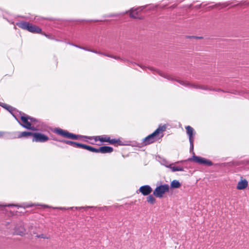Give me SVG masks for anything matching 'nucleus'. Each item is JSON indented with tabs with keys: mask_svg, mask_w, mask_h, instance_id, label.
Wrapping results in <instances>:
<instances>
[{
	"mask_svg": "<svg viewBox=\"0 0 249 249\" xmlns=\"http://www.w3.org/2000/svg\"><path fill=\"white\" fill-rule=\"evenodd\" d=\"M181 185V183L177 180H173L170 184L172 188H178Z\"/></svg>",
	"mask_w": 249,
	"mask_h": 249,
	"instance_id": "obj_22",
	"label": "nucleus"
},
{
	"mask_svg": "<svg viewBox=\"0 0 249 249\" xmlns=\"http://www.w3.org/2000/svg\"><path fill=\"white\" fill-rule=\"evenodd\" d=\"M54 133L61 136L63 138L69 139L71 140H78L82 138L92 140L93 136H87L81 135H77L71 133L68 131L62 129L59 127H56L52 130Z\"/></svg>",
	"mask_w": 249,
	"mask_h": 249,
	"instance_id": "obj_4",
	"label": "nucleus"
},
{
	"mask_svg": "<svg viewBox=\"0 0 249 249\" xmlns=\"http://www.w3.org/2000/svg\"><path fill=\"white\" fill-rule=\"evenodd\" d=\"M190 142V152L192 153L194 155H195V153L194 152V140H189Z\"/></svg>",
	"mask_w": 249,
	"mask_h": 249,
	"instance_id": "obj_25",
	"label": "nucleus"
},
{
	"mask_svg": "<svg viewBox=\"0 0 249 249\" xmlns=\"http://www.w3.org/2000/svg\"><path fill=\"white\" fill-rule=\"evenodd\" d=\"M190 160H193L194 161L200 164L206 165L209 166L213 165V163L211 160L206 159L205 158L193 155L191 159H189Z\"/></svg>",
	"mask_w": 249,
	"mask_h": 249,
	"instance_id": "obj_9",
	"label": "nucleus"
},
{
	"mask_svg": "<svg viewBox=\"0 0 249 249\" xmlns=\"http://www.w3.org/2000/svg\"><path fill=\"white\" fill-rule=\"evenodd\" d=\"M24 128L27 129L36 130V128L34 127V125H22Z\"/></svg>",
	"mask_w": 249,
	"mask_h": 249,
	"instance_id": "obj_26",
	"label": "nucleus"
},
{
	"mask_svg": "<svg viewBox=\"0 0 249 249\" xmlns=\"http://www.w3.org/2000/svg\"><path fill=\"white\" fill-rule=\"evenodd\" d=\"M16 25L19 28L23 30H27L32 33H41L42 29L40 27L36 25H33L29 22L20 21L17 22L16 23Z\"/></svg>",
	"mask_w": 249,
	"mask_h": 249,
	"instance_id": "obj_5",
	"label": "nucleus"
},
{
	"mask_svg": "<svg viewBox=\"0 0 249 249\" xmlns=\"http://www.w3.org/2000/svg\"><path fill=\"white\" fill-rule=\"evenodd\" d=\"M147 201L151 204H153L156 202V199L153 195H150L147 197Z\"/></svg>",
	"mask_w": 249,
	"mask_h": 249,
	"instance_id": "obj_23",
	"label": "nucleus"
},
{
	"mask_svg": "<svg viewBox=\"0 0 249 249\" xmlns=\"http://www.w3.org/2000/svg\"><path fill=\"white\" fill-rule=\"evenodd\" d=\"M139 190L142 195L147 196L152 192V189L150 186L148 185H145L140 187Z\"/></svg>",
	"mask_w": 249,
	"mask_h": 249,
	"instance_id": "obj_13",
	"label": "nucleus"
},
{
	"mask_svg": "<svg viewBox=\"0 0 249 249\" xmlns=\"http://www.w3.org/2000/svg\"><path fill=\"white\" fill-rule=\"evenodd\" d=\"M4 131H0V137L3 138Z\"/></svg>",
	"mask_w": 249,
	"mask_h": 249,
	"instance_id": "obj_38",
	"label": "nucleus"
},
{
	"mask_svg": "<svg viewBox=\"0 0 249 249\" xmlns=\"http://www.w3.org/2000/svg\"><path fill=\"white\" fill-rule=\"evenodd\" d=\"M166 129V125H160L152 134L142 140L143 145H149L161 139L163 136V132L165 131Z\"/></svg>",
	"mask_w": 249,
	"mask_h": 249,
	"instance_id": "obj_3",
	"label": "nucleus"
},
{
	"mask_svg": "<svg viewBox=\"0 0 249 249\" xmlns=\"http://www.w3.org/2000/svg\"><path fill=\"white\" fill-rule=\"evenodd\" d=\"M131 63L133 65H137V66H139L140 67H141L142 69H144L146 67L142 66V65H138L137 64H136V63H134V62H131Z\"/></svg>",
	"mask_w": 249,
	"mask_h": 249,
	"instance_id": "obj_34",
	"label": "nucleus"
},
{
	"mask_svg": "<svg viewBox=\"0 0 249 249\" xmlns=\"http://www.w3.org/2000/svg\"><path fill=\"white\" fill-rule=\"evenodd\" d=\"M20 17L22 18H26V19H30L31 20H36V21H40V20H42V19H48V20H53L52 18H45L37 17V16H35L34 18L33 17H30V18L29 17H23V16H21Z\"/></svg>",
	"mask_w": 249,
	"mask_h": 249,
	"instance_id": "obj_21",
	"label": "nucleus"
},
{
	"mask_svg": "<svg viewBox=\"0 0 249 249\" xmlns=\"http://www.w3.org/2000/svg\"><path fill=\"white\" fill-rule=\"evenodd\" d=\"M52 140L55 141L59 142H60L63 143H65V144H66L68 145H71V146H72L74 147H77L78 144V142H73V141H70V140H58L54 138H52Z\"/></svg>",
	"mask_w": 249,
	"mask_h": 249,
	"instance_id": "obj_15",
	"label": "nucleus"
},
{
	"mask_svg": "<svg viewBox=\"0 0 249 249\" xmlns=\"http://www.w3.org/2000/svg\"><path fill=\"white\" fill-rule=\"evenodd\" d=\"M41 34L43 35L44 36H45L47 37H49V35L46 34V33H41Z\"/></svg>",
	"mask_w": 249,
	"mask_h": 249,
	"instance_id": "obj_40",
	"label": "nucleus"
},
{
	"mask_svg": "<svg viewBox=\"0 0 249 249\" xmlns=\"http://www.w3.org/2000/svg\"><path fill=\"white\" fill-rule=\"evenodd\" d=\"M94 153H101L103 154L110 153L113 151V148L109 146H103L100 147L99 148H94Z\"/></svg>",
	"mask_w": 249,
	"mask_h": 249,
	"instance_id": "obj_11",
	"label": "nucleus"
},
{
	"mask_svg": "<svg viewBox=\"0 0 249 249\" xmlns=\"http://www.w3.org/2000/svg\"><path fill=\"white\" fill-rule=\"evenodd\" d=\"M0 106L9 111L19 124H22L20 123V120L23 123V124H45L42 120L31 117L24 113L18 111L8 104L0 102Z\"/></svg>",
	"mask_w": 249,
	"mask_h": 249,
	"instance_id": "obj_2",
	"label": "nucleus"
},
{
	"mask_svg": "<svg viewBox=\"0 0 249 249\" xmlns=\"http://www.w3.org/2000/svg\"><path fill=\"white\" fill-rule=\"evenodd\" d=\"M33 206V205H27L26 207H32Z\"/></svg>",
	"mask_w": 249,
	"mask_h": 249,
	"instance_id": "obj_44",
	"label": "nucleus"
},
{
	"mask_svg": "<svg viewBox=\"0 0 249 249\" xmlns=\"http://www.w3.org/2000/svg\"><path fill=\"white\" fill-rule=\"evenodd\" d=\"M161 164L165 166L167 168L171 169L172 172L183 171L184 168L182 167L172 166L173 163H170L167 160L163 159L160 161Z\"/></svg>",
	"mask_w": 249,
	"mask_h": 249,
	"instance_id": "obj_10",
	"label": "nucleus"
},
{
	"mask_svg": "<svg viewBox=\"0 0 249 249\" xmlns=\"http://www.w3.org/2000/svg\"><path fill=\"white\" fill-rule=\"evenodd\" d=\"M169 190V186L168 184H164L157 186L153 192V195L157 197H162L164 194L168 192Z\"/></svg>",
	"mask_w": 249,
	"mask_h": 249,
	"instance_id": "obj_7",
	"label": "nucleus"
},
{
	"mask_svg": "<svg viewBox=\"0 0 249 249\" xmlns=\"http://www.w3.org/2000/svg\"><path fill=\"white\" fill-rule=\"evenodd\" d=\"M85 207H70V208H68L67 209H71V210H73V209H81V208H84Z\"/></svg>",
	"mask_w": 249,
	"mask_h": 249,
	"instance_id": "obj_35",
	"label": "nucleus"
},
{
	"mask_svg": "<svg viewBox=\"0 0 249 249\" xmlns=\"http://www.w3.org/2000/svg\"><path fill=\"white\" fill-rule=\"evenodd\" d=\"M25 233V229L22 225L18 226L15 227V234L23 236Z\"/></svg>",
	"mask_w": 249,
	"mask_h": 249,
	"instance_id": "obj_17",
	"label": "nucleus"
},
{
	"mask_svg": "<svg viewBox=\"0 0 249 249\" xmlns=\"http://www.w3.org/2000/svg\"><path fill=\"white\" fill-rule=\"evenodd\" d=\"M77 147L85 149H86V150L89 151L90 152H94V147H92L89 145L85 144L79 143V142L78 144Z\"/></svg>",
	"mask_w": 249,
	"mask_h": 249,
	"instance_id": "obj_20",
	"label": "nucleus"
},
{
	"mask_svg": "<svg viewBox=\"0 0 249 249\" xmlns=\"http://www.w3.org/2000/svg\"><path fill=\"white\" fill-rule=\"evenodd\" d=\"M2 16H3V18L5 19L7 21H8V20H9V18H8L5 15L3 14Z\"/></svg>",
	"mask_w": 249,
	"mask_h": 249,
	"instance_id": "obj_37",
	"label": "nucleus"
},
{
	"mask_svg": "<svg viewBox=\"0 0 249 249\" xmlns=\"http://www.w3.org/2000/svg\"><path fill=\"white\" fill-rule=\"evenodd\" d=\"M13 206H15V207H19L18 205H15V204H7V205H0V207H13Z\"/></svg>",
	"mask_w": 249,
	"mask_h": 249,
	"instance_id": "obj_29",
	"label": "nucleus"
},
{
	"mask_svg": "<svg viewBox=\"0 0 249 249\" xmlns=\"http://www.w3.org/2000/svg\"><path fill=\"white\" fill-rule=\"evenodd\" d=\"M146 7H147V5L142 6L136 8H132L129 11L130 17L133 18H137L138 17H137V15L138 14V13L140 11H143ZM148 10H153L159 7L160 8H163L164 7V6L150 4L148 5Z\"/></svg>",
	"mask_w": 249,
	"mask_h": 249,
	"instance_id": "obj_6",
	"label": "nucleus"
},
{
	"mask_svg": "<svg viewBox=\"0 0 249 249\" xmlns=\"http://www.w3.org/2000/svg\"><path fill=\"white\" fill-rule=\"evenodd\" d=\"M92 140H94V142H90L89 143L91 144H94L95 142L98 141H100L101 142H108L109 141H110V137L108 135H104L102 136H93Z\"/></svg>",
	"mask_w": 249,
	"mask_h": 249,
	"instance_id": "obj_12",
	"label": "nucleus"
},
{
	"mask_svg": "<svg viewBox=\"0 0 249 249\" xmlns=\"http://www.w3.org/2000/svg\"><path fill=\"white\" fill-rule=\"evenodd\" d=\"M248 185V182L246 179H241L240 181L238 182L237 185L236 186V188L238 190H243L247 188Z\"/></svg>",
	"mask_w": 249,
	"mask_h": 249,
	"instance_id": "obj_19",
	"label": "nucleus"
},
{
	"mask_svg": "<svg viewBox=\"0 0 249 249\" xmlns=\"http://www.w3.org/2000/svg\"><path fill=\"white\" fill-rule=\"evenodd\" d=\"M223 7H226L227 5L225 4H223Z\"/></svg>",
	"mask_w": 249,
	"mask_h": 249,
	"instance_id": "obj_46",
	"label": "nucleus"
},
{
	"mask_svg": "<svg viewBox=\"0 0 249 249\" xmlns=\"http://www.w3.org/2000/svg\"><path fill=\"white\" fill-rule=\"evenodd\" d=\"M37 238H43V239H49L50 237L49 236H47L45 235L44 234H41L39 235H36V236Z\"/></svg>",
	"mask_w": 249,
	"mask_h": 249,
	"instance_id": "obj_28",
	"label": "nucleus"
},
{
	"mask_svg": "<svg viewBox=\"0 0 249 249\" xmlns=\"http://www.w3.org/2000/svg\"><path fill=\"white\" fill-rule=\"evenodd\" d=\"M17 138H27L30 136L33 137L34 132H28V131H24V132H20L17 131Z\"/></svg>",
	"mask_w": 249,
	"mask_h": 249,
	"instance_id": "obj_14",
	"label": "nucleus"
},
{
	"mask_svg": "<svg viewBox=\"0 0 249 249\" xmlns=\"http://www.w3.org/2000/svg\"><path fill=\"white\" fill-rule=\"evenodd\" d=\"M117 142V141L116 139H110V141H109L108 143L110 144H115Z\"/></svg>",
	"mask_w": 249,
	"mask_h": 249,
	"instance_id": "obj_31",
	"label": "nucleus"
},
{
	"mask_svg": "<svg viewBox=\"0 0 249 249\" xmlns=\"http://www.w3.org/2000/svg\"><path fill=\"white\" fill-rule=\"evenodd\" d=\"M92 207H90V206H89V207H86V208H91Z\"/></svg>",
	"mask_w": 249,
	"mask_h": 249,
	"instance_id": "obj_47",
	"label": "nucleus"
},
{
	"mask_svg": "<svg viewBox=\"0 0 249 249\" xmlns=\"http://www.w3.org/2000/svg\"><path fill=\"white\" fill-rule=\"evenodd\" d=\"M148 69L151 71H154L155 73L158 74L160 76L166 78L168 79V80H170L172 81H176L178 83H179L180 85L190 88H195L196 89H200L202 90H210V91H215L217 92H227V93H231L234 94H238V92L237 90H233L232 91H230V90H225L222 89H215L211 88L208 86L207 85H199V84H193L190 83V82L187 81H184V80H178L175 79L173 76L169 75L166 73H165L162 71H160V70L155 69L153 67H150L148 68Z\"/></svg>",
	"mask_w": 249,
	"mask_h": 249,
	"instance_id": "obj_1",
	"label": "nucleus"
},
{
	"mask_svg": "<svg viewBox=\"0 0 249 249\" xmlns=\"http://www.w3.org/2000/svg\"><path fill=\"white\" fill-rule=\"evenodd\" d=\"M186 37L187 38H202V37H199L196 36H186Z\"/></svg>",
	"mask_w": 249,
	"mask_h": 249,
	"instance_id": "obj_30",
	"label": "nucleus"
},
{
	"mask_svg": "<svg viewBox=\"0 0 249 249\" xmlns=\"http://www.w3.org/2000/svg\"><path fill=\"white\" fill-rule=\"evenodd\" d=\"M59 209H60V210H66V208L65 207H60L59 208Z\"/></svg>",
	"mask_w": 249,
	"mask_h": 249,
	"instance_id": "obj_42",
	"label": "nucleus"
},
{
	"mask_svg": "<svg viewBox=\"0 0 249 249\" xmlns=\"http://www.w3.org/2000/svg\"><path fill=\"white\" fill-rule=\"evenodd\" d=\"M71 45H72V46H75V47H76L77 48H79V47H81L80 46H79L76 45H74L73 44H71Z\"/></svg>",
	"mask_w": 249,
	"mask_h": 249,
	"instance_id": "obj_41",
	"label": "nucleus"
},
{
	"mask_svg": "<svg viewBox=\"0 0 249 249\" xmlns=\"http://www.w3.org/2000/svg\"><path fill=\"white\" fill-rule=\"evenodd\" d=\"M42 206H43L44 207H46V208L49 207L48 205H42Z\"/></svg>",
	"mask_w": 249,
	"mask_h": 249,
	"instance_id": "obj_45",
	"label": "nucleus"
},
{
	"mask_svg": "<svg viewBox=\"0 0 249 249\" xmlns=\"http://www.w3.org/2000/svg\"><path fill=\"white\" fill-rule=\"evenodd\" d=\"M9 23L11 24H14V22L13 19L9 18V20L7 21Z\"/></svg>",
	"mask_w": 249,
	"mask_h": 249,
	"instance_id": "obj_36",
	"label": "nucleus"
},
{
	"mask_svg": "<svg viewBox=\"0 0 249 249\" xmlns=\"http://www.w3.org/2000/svg\"><path fill=\"white\" fill-rule=\"evenodd\" d=\"M3 138L5 140L14 139L17 138L16 132H4Z\"/></svg>",
	"mask_w": 249,
	"mask_h": 249,
	"instance_id": "obj_18",
	"label": "nucleus"
},
{
	"mask_svg": "<svg viewBox=\"0 0 249 249\" xmlns=\"http://www.w3.org/2000/svg\"><path fill=\"white\" fill-rule=\"evenodd\" d=\"M203 4V3H202L201 4H200V5H199L198 6H197V8H199L201 7V5Z\"/></svg>",
	"mask_w": 249,
	"mask_h": 249,
	"instance_id": "obj_43",
	"label": "nucleus"
},
{
	"mask_svg": "<svg viewBox=\"0 0 249 249\" xmlns=\"http://www.w3.org/2000/svg\"><path fill=\"white\" fill-rule=\"evenodd\" d=\"M214 6V5H212V6H211L210 7H213Z\"/></svg>",
	"mask_w": 249,
	"mask_h": 249,
	"instance_id": "obj_49",
	"label": "nucleus"
},
{
	"mask_svg": "<svg viewBox=\"0 0 249 249\" xmlns=\"http://www.w3.org/2000/svg\"><path fill=\"white\" fill-rule=\"evenodd\" d=\"M49 140L48 136L39 132H34L32 141L36 142H45Z\"/></svg>",
	"mask_w": 249,
	"mask_h": 249,
	"instance_id": "obj_8",
	"label": "nucleus"
},
{
	"mask_svg": "<svg viewBox=\"0 0 249 249\" xmlns=\"http://www.w3.org/2000/svg\"><path fill=\"white\" fill-rule=\"evenodd\" d=\"M128 12V11H126L124 12H123V13H120L119 14H111V15H109L107 16V17L110 18V17L118 16L120 15H123L125 14V13H127Z\"/></svg>",
	"mask_w": 249,
	"mask_h": 249,
	"instance_id": "obj_27",
	"label": "nucleus"
},
{
	"mask_svg": "<svg viewBox=\"0 0 249 249\" xmlns=\"http://www.w3.org/2000/svg\"><path fill=\"white\" fill-rule=\"evenodd\" d=\"M117 142H116V143L117 144V145H126V144H124V143H123L121 141H120V139H116Z\"/></svg>",
	"mask_w": 249,
	"mask_h": 249,
	"instance_id": "obj_33",
	"label": "nucleus"
},
{
	"mask_svg": "<svg viewBox=\"0 0 249 249\" xmlns=\"http://www.w3.org/2000/svg\"><path fill=\"white\" fill-rule=\"evenodd\" d=\"M246 97H247V98H249V95L248 96H246Z\"/></svg>",
	"mask_w": 249,
	"mask_h": 249,
	"instance_id": "obj_48",
	"label": "nucleus"
},
{
	"mask_svg": "<svg viewBox=\"0 0 249 249\" xmlns=\"http://www.w3.org/2000/svg\"><path fill=\"white\" fill-rule=\"evenodd\" d=\"M186 133L189 137V140H194V136L195 134L194 129L190 125H187L186 127Z\"/></svg>",
	"mask_w": 249,
	"mask_h": 249,
	"instance_id": "obj_16",
	"label": "nucleus"
},
{
	"mask_svg": "<svg viewBox=\"0 0 249 249\" xmlns=\"http://www.w3.org/2000/svg\"><path fill=\"white\" fill-rule=\"evenodd\" d=\"M103 55H105V56L110 57V58H114V59H116V60H120L127 61V60L125 59H123L121 58L119 56H115V55H110V54H107L104 53Z\"/></svg>",
	"mask_w": 249,
	"mask_h": 249,
	"instance_id": "obj_24",
	"label": "nucleus"
},
{
	"mask_svg": "<svg viewBox=\"0 0 249 249\" xmlns=\"http://www.w3.org/2000/svg\"><path fill=\"white\" fill-rule=\"evenodd\" d=\"M80 49H83V50H86V51H88V50H89V49H87L86 48H85V47H79Z\"/></svg>",
	"mask_w": 249,
	"mask_h": 249,
	"instance_id": "obj_39",
	"label": "nucleus"
},
{
	"mask_svg": "<svg viewBox=\"0 0 249 249\" xmlns=\"http://www.w3.org/2000/svg\"><path fill=\"white\" fill-rule=\"evenodd\" d=\"M88 51L89 52H92V53H97V54H102V55H104V53L100 52H98V51H95V50H88Z\"/></svg>",
	"mask_w": 249,
	"mask_h": 249,
	"instance_id": "obj_32",
	"label": "nucleus"
}]
</instances>
